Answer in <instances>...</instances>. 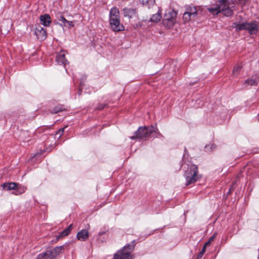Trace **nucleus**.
<instances>
[{
  "label": "nucleus",
  "instance_id": "25",
  "mask_svg": "<svg viewBox=\"0 0 259 259\" xmlns=\"http://www.w3.org/2000/svg\"><path fill=\"white\" fill-rule=\"evenodd\" d=\"M176 22L175 20L166 21L163 20V23L165 27L170 28L172 27Z\"/></svg>",
  "mask_w": 259,
  "mask_h": 259
},
{
  "label": "nucleus",
  "instance_id": "7",
  "mask_svg": "<svg viewBox=\"0 0 259 259\" xmlns=\"http://www.w3.org/2000/svg\"><path fill=\"white\" fill-rule=\"evenodd\" d=\"M34 33L36 35L37 38L41 41L44 40L47 36L46 30L40 26L36 27Z\"/></svg>",
  "mask_w": 259,
  "mask_h": 259
},
{
  "label": "nucleus",
  "instance_id": "8",
  "mask_svg": "<svg viewBox=\"0 0 259 259\" xmlns=\"http://www.w3.org/2000/svg\"><path fill=\"white\" fill-rule=\"evenodd\" d=\"M120 20V13L118 9L112 7L109 11V20Z\"/></svg>",
  "mask_w": 259,
  "mask_h": 259
},
{
  "label": "nucleus",
  "instance_id": "32",
  "mask_svg": "<svg viewBox=\"0 0 259 259\" xmlns=\"http://www.w3.org/2000/svg\"><path fill=\"white\" fill-rule=\"evenodd\" d=\"M107 106V103L99 104L96 107V110H101Z\"/></svg>",
  "mask_w": 259,
  "mask_h": 259
},
{
  "label": "nucleus",
  "instance_id": "30",
  "mask_svg": "<svg viewBox=\"0 0 259 259\" xmlns=\"http://www.w3.org/2000/svg\"><path fill=\"white\" fill-rule=\"evenodd\" d=\"M67 127V126H65L62 128H60L56 133V136L59 135V138H60L64 132L65 129Z\"/></svg>",
  "mask_w": 259,
  "mask_h": 259
},
{
  "label": "nucleus",
  "instance_id": "6",
  "mask_svg": "<svg viewBox=\"0 0 259 259\" xmlns=\"http://www.w3.org/2000/svg\"><path fill=\"white\" fill-rule=\"evenodd\" d=\"M111 29L114 32L122 31L124 30V26L120 23V20H109Z\"/></svg>",
  "mask_w": 259,
  "mask_h": 259
},
{
  "label": "nucleus",
  "instance_id": "37",
  "mask_svg": "<svg viewBox=\"0 0 259 259\" xmlns=\"http://www.w3.org/2000/svg\"><path fill=\"white\" fill-rule=\"evenodd\" d=\"M67 23L69 27H73L74 26V25L73 24V22L72 21H69L67 20V22L65 23Z\"/></svg>",
  "mask_w": 259,
  "mask_h": 259
},
{
  "label": "nucleus",
  "instance_id": "35",
  "mask_svg": "<svg viewBox=\"0 0 259 259\" xmlns=\"http://www.w3.org/2000/svg\"><path fill=\"white\" fill-rule=\"evenodd\" d=\"M175 20L176 19H172V18H170L169 15H166V14L164 15L163 20L170 21V20Z\"/></svg>",
  "mask_w": 259,
  "mask_h": 259
},
{
  "label": "nucleus",
  "instance_id": "14",
  "mask_svg": "<svg viewBox=\"0 0 259 259\" xmlns=\"http://www.w3.org/2000/svg\"><path fill=\"white\" fill-rule=\"evenodd\" d=\"M106 231H103L98 233V235L95 236L96 241L98 244H100L105 242L107 238L105 235Z\"/></svg>",
  "mask_w": 259,
  "mask_h": 259
},
{
  "label": "nucleus",
  "instance_id": "3",
  "mask_svg": "<svg viewBox=\"0 0 259 259\" xmlns=\"http://www.w3.org/2000/svg\"><path fill=\"white\" fill-rule=\"evenodd\" d=\"M149 137L147 126H144L139 127L137 131L134 133V135L130 137V138L134 140L136 139L145 140Z\"/></svg>",
  "mask_w": 259,
  "mask_h": 259
},
{
  "label": "nucleus",
  "instance_id": "27",
  "mask_svg": "<svg viewBox=\"0 0 259 259\" xmlns=\"http://www.w3.org/2000/svg\"><path fill=\"white\" fill-rule=\"evenodd\" d=\"M57 18L59 21H61L63 24H60L61 26H66L65 23L67 22V20L62 16L60 13H59L57 15Z\"/></svg>",
  "mask_w": 259,
  "mask_h": 259
},
{
  "label": "nucleus",
  "instance_id": "38",
  "mask_svg": "<svg viewBox=\"0 0 259 259\" xmlns=\"http://www.w3.org/2000/svg\"><path fill=\"white\" fill-rule=\"evenodd\" d=\"M210 243H211V242H210L208 240V241H207V242L204 244V245H203V248H204V249H205V248H206V247L207 246H208V245H209V244H210Z\"/></svg>",
  "mask_w": 259,
  "mask_h": 259
},
{
  "label": "nucleus",
  "instance_id": "36",
  "mask_svg": "<svg viewBox=\"0 0 259 259\" xmlns=\"http://www.w3.org/2000/svg\"><path fill=\"white\" fill-rule=\"evenodd\" d=\"M217 235V232H215L213 233V234L212 235V236H211L208 241L210 242H211L212 241H213L214 239V238H215L216 236Z\"/></svg>",
  "mask_w": 259,
  "mask_h": 259
},
{
  "label": "nucleus",
  "instance_id": "23",
  "mask_svg": "<svg viewBox=\"0 0 259 259\" xmlns=\"http://www.w3.org/2000/svg\"><path fill=\"white\" fill-rule=\"evenodd\" d=\"M162 18L161 15L159 12L153 14L150 19V22L157 23L160 21Z\"/></svg>",
  "mask_w": 259,
  "mask_h": 259
},
{
  "label": "nucleus",
  "instance_id": "5",
  "mask_svg": "<svg viewBox=\"0 0 259 259\" xmlns=\"http://www.w3.org/2000/svg\"><path fill=\"white\" fill-rule=\"evenodd\" d=\"M246 30L250 34H256L259 29V25L256 21H254L249 23L246 22Z\"/></svg>",
  "mask_w": 259,
  "mask_h": 259
},
{
  "label": "nucleus",
  "instance_id": "15",
  "mask_svg": "<svg viewBox=\"0 0 259 259\" xmlns=\"http://www.w3.org/2000/svg\"><path fill=\"white\" fill-rule=\"evenodd\" d=\"M259 80V76L255 75L245 80V83L249 85L256 86Z\"/></svg>",
  "mask_w": 259,
  "mask_h": 259
},
{
  "label": "nucleus",
  "instance_id": "2",
  "mask_svg": "<svg viewBox=\"0 0 259 259\" xmlns=\"http://www.w3.org/2000/svg\"><path fill=\"white\" fill-rule=\"evenodd\" d=\"M218 3L224 7L223 10L224 15L226 17H231L234 14L235 4L233 0H218Z\"/></svg>",
  "mask_w": 259,
  "mask_h": 259
},
{
  "label": "nucleus",
  "instance_id": "12",
  "mask_svg": "<svg viewBox=\"0 0 259 259\" xmlns=\"http://www.w3.org/2000/svg\"><path fill=\"white\" fill-rule=\"evenodd\" d=\"M39 20L41 24L45 26H49L52 22L51 18L48 14H45L39 16Z\"/></svg>",
  "mask_w": 259,
  "mask_h": 259
},
{
  "label": "nucleus",
  "instance_id": "39",
  "mask_svg": "<svg viewBox=\"0 0 259 259\" xmlns=\"http://www.w3.org/2000/svg\"><path fill=\"white\" fill-rule=\"evenodd\" d=\"M78 94L79 95H81V89L79 88L78 90Z\"/></svg>",
  "mask_w": 259,
  "mask_h": 259
},
{
  "label": "nucleus",
  "instance_id": "21",
  "mask_svg": "<svg viewBox=\"0 0 259 259\" xmlns=\"http://www.w3.org/2000/svg\"><path fill=\"white\" fill-rule=\"evenodd\" d=\"M233 27H234L237 31H240L242 30H246V22L242 24L233 23Z\"/></svg>",
  "mask_w": 259,
  "mask_h": 259
},
{
  "label": "nucleus",
  "instance_id": "31",
  "mask_svg": "<svg viewBox=\"0 0 259 259\" xmlns=\"http://www.w3.org/2000/svg\"><path fill=\"white\" fill-rule=\"evenodd\" d=\"M142 1L144 5H148L151 6L155 3V0H143Z\"/></svg>",
  "mask_w": 259,
  "mask_h": 259
},
{
  "label": "nucleus",
  "instance_id": "18",
  "mask_svg": "<svg viewBox=\"0 0 259 259\" xmlns=\"http://www.w3.org/2000/svg\"><path fill=\"white\" fill-rule=\"evenodd\" d=\"M147 130L148 131V134L149 135V137H152L153 136L152 135L153 133H156L158 135H161V134L158 132V128H157L156 125H150L149 126H147Z\"/></svg>",
  "mask_w": 259,
  "mask_h": 259
},
{
  "label": "nucleus",
  "instance_id": "29",
  "mask_svg": "<svg viewBox=\"0 0 259 259\" xmlns=\"http://www.w3.org/2000/svg\"><path fill=\"white\" fill-rule=\"evenodd\" d=\"M241 68V66H240L238 65L235 66L232 71V73H233V75L234 76H237Z\"/></svg>",
  "mask_w": 259,
  "mask_h": 259
},
{
  "label": "nucleus",
  "instance_id": "33",
  "mask_svg": "<svg viewBox=\"0 0 259 259\" xmlns=\"http://www.w3.org/2000/svg\"><path fill=\"white\" fill-rule=\"evenodd\" d=\"M165 14L166 15H169L170 18H172V19H176L175 18L177 15V13L175 11H174V10L171 11L169 12L168 13Z\"/></svg>",
  "mask_w": 259,
  "mask_h": 259
},
{
  "label": "nucleus",
  "instance_id": "10",
  "mask_svg": "<svg viewBox=\"0 0 259 259\" xmlns=\"http://www.w3.org/2000/svg\"><path fill=\"white\" fill-rule=\"evenodd\" d=\"M122 11L124 17H128L129 19H132L137 13L136 9L133 8H124Z\"/></svg>",
  "mask_w": 259,
  "mask_h": 259
},
{
  "label": "nucleus",
  "instance_id": "24",
  "mask_svg": "<svg viewBox=\"0 0 259 259\" xmlns=\"http://www.w3.org/2000/svg\"><path fill=\"white\" fill-rule=\"evenodd\" d=\"M65 110V107L63 105L59 104L55 106L54 109L51 111L52 114L58 113Z\"/></svg>",
  "mask_w": 259,
  "mask_h": 259
},
{
  "label": "nucleus",
  "instance_id": "1",
  "mask_svg": "<svg viewBox=\"0 0 259 259\" xmlns=\"http://www.w3.org/2000/svg\"><path fill=\"white\" fill-rule=\"evenodd\" d=\"M198 172V167L196 165L192 164L188 167L184 174L187 186L194 184L199 179Z\"/></svg>",
  "mask_w": 259,
  "mask_h": 259
},
{
  "label": "nucleus",
  "instance_id": "4",
  "mask_svg": "<svg viewBox=\"0 0 259 259\" xmlns=\"http://www.w3.org/2000/svg\"><path fill=\"white\" fill-rule=\"evenodd\" d=\"M52 259H56L64 250V245L57 246L53 248L48 249Z\"/></svg>",
  "mask_w": 259,
  "mask_h": 259
},
{
  "label": "nucleus",
  "instance_id": "26",
  "mask_svg": "<svg viewBox=\"0 0 259 259\" xmlns=\"http://www.w3.org/2000/svg\"><path fill=\"white\" fill-rule=\"evenodd\" d=\"M194 18L192 17V16H191L188 12H185L183 15V19L184 20V21L186 23L190 21L192 19H193Z\"/></svg>",
  "mask_w": 259,
  "mask_h": 259
},
{
  "label": "nucleus",
  "instance_id": "17",
  "mask_svg": "<svg viewBox=\"0 0 259 259\" xmlns=\"http://www.w3.org/2000/svg\"><path fill=\"white\" fill-rule=\"evenodd\" d=\"M3 189L7 191L13 190L15 189L17 187V183L14 182L5 183L2 185Z\"/></svg>",
  "mask_w": 259,
  "mask_h": 259
},
{
  "label": "nucleus",
  "instance_id": "13",
  "mask_svg": "<svg viewBox=\"0 0 259 259\" xmlns=\"http://www.w3.org/2000/svg\"><path fill=\"white\" fill-rule=\"evenodd\" d=\"M89 236V232L86 229L81 230L79 231L76 235L77 239L82 241H85L88 238Z\"/></svg>",
  "mask_w": 259,
  "mask_h": 259
},
{
  "label": "nucleus",
  "instance_id": "11",
  "mask_svg": "<svg viewBox=\"0 0 259 259\" xmlns=\"http://www.w3.org/2000/svg\"><path fill=\"white\" fill-rule=\"evenodd\" d=\"M224 8V7L219 4V5H216L214 7L208 8L207 10L213 15H217L220 12H222L224 15L223 11Z\"/></svg>",
  "mask_w": 259,
  "mask_h": 259
},
{
  "label": "nucleus",
  "instance_id": "16",
  "mask_svg": "<svg viewBox=\"0 0 259 259\" xmlns=\"http://www.w3.org/2000/svg\"><path fill=\"white\" fill-rule=\"evenodd\" d=\"M72 224H70L68 226L67 228L61 232L57 237V239H59L61 238L68 236L70 233V232L72 229Z\"/></svg>",
  "mask_w": 259,
  "mask_h": 259
},
{
  "label": "nucleus",
  "instance_id": "19",
  "mask_svg": "<svg viewBox=\"0 0 259 259\" xmlns=\"http://www.w3.org/2000/svg\"><path fill=\"white\" fill-rule=\"evenodd\" d=\"M12 194L14 195H19L23 193L25 190L26 188L24 186H21L17 183V187L15 189L13 190Z\"/></svg>",
  "mask_w": 259,
  "mask_h": 259
},
{
  "label": "nucleus",
  "instance_id": "34",
  "mask_svg": "<svg viewBox=\"0 0 259 259\" xmlns=\"http://www.w3.org/2000/svg\"><path fill=\"white\" fill-rule=\"evenodd\" d=\"M205 251V249L202 248V251L201 252H200L197 255V259H201V258L202 257L203 254H204Z\"/></svg>",
  "mask_w": 259,
  "mask_h": 259
},
{
  "label": "nucleus",
  "instance_id": "20",
  "mask_svg": "<svg viewBox=\"0 0 259 259\" xmlns=\"http://www.w3.org/2000/svg\"><path fill=\"white\" fill-rule=\"evenodd\" d=\"M186 11L188 12L193 18L196 17L197 15V9L195 7L190 6L186 9Z\"/></svg>",
  "mask_w": 259,
  "mask_h": 259
},
{
  "label": "nucleus",
  "instance_id": "22",
  "mask_svg": "<svg viewBox=\"0 0 259 259\" xmlns=\"http://www.w3.org/2000/svg\"><path fill=\"white\" fill-rule=\"evenodd\" d=\"M35 259H52L48 249L46 251L38 254Z\"/></svg>",
  "mask_w": 259,
  "mask_h": 259
},
{
  "label": "nucleus",
  "instance_id": "40",
  "mask_svg": "<svg viewBox=\"0 0 259 259\" xmlns=\"http://www.w3.org/2000/svg\"><path fill=\"white\" fill-rule=\"evenodd\" d=\"M240 2H243V3H245L248 0H239Z\"/></svg>",
  "mask_w": 259,
  "mask_h": 259
},
{
  "label": "nucleus",
  "instance_id": "9",
  "mask_svg": "<svg viewBox=\"0 0 259 259\" xmlns=\"http://www.w3.org/2000/svg\"><path fill=\"white\" fill-rule=\"evenodd\" d=\"M56 62L60 65L65 66L68 64V61L65 58V54L64 51H61L56 58Z\"/></svg>",
  "mask_w": 259,
  "mask_h": 259
},
{
  "label": "nucleus",
  "instance_id": "28",
  "mask_svg": "<svg viewBox=\"0 0 259 259\" xmlns=\"http://www.w3.org/2000/svg\"><path fill=\"white\" fill-rule=\"evenodd\" d=\"M216 148V146L214 144H210L208 145H206L205 147L206 151H212L213 150Z\"/></svg>",
  "mask_w": 259,
  "mask_h": 259
}]
</instances>
